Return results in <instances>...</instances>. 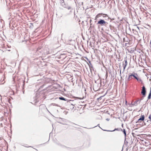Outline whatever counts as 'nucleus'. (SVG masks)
Returning a JSON list of instances; mask_svg holds the SVG:
<instances>
[{"mask_svg": "<svg viewBox=\"0 0 151 151\" xmlns=\"http://www.w3.org/2000/svg\"><path fill=\"white\" fill-rule=\"evenodd\" d=\"M127 60H125V63L124 64V69H125L126 67V66H127Z\"/></svg>", "mask_w": 151, "mask_h": 151, "instance_id": "6", "label": "nucleus"}, {"mask_svg": "<svg viewBox=\"0 0 151 151\" xmlns=\"http://www.w3.org/2000/svg\"><path fill=\"white\" fill-rule=\"evenodd\" d=\"M133 76V74H132L130 75L129 76V77H128V80L129 81L131 80L132 79V77L133 76Z\"/></svg>", "mask_w": 151, "mask_h": 151, "instance_id": "7", "label": "nucleus"}, {"mask_svg": "<svg viewBox=\"0 0 151 151\" xmlns=\"http://www.w3.org/2000/svg\"><path fill=\"white\" fill-rule=\"evenodd\" d=\"M59 99L60 100H64V101H66V100L63 97H59Z\"/></svg>", "mask_w": 151, "mask_h": 151, "instance_id": "8", "label": "nucleus"}, {"mask_svg": "<svg viewBox=\"0 0 151 151\" xmlns=\"http://www.w3.org/2000/svg\"><path fill=\"white\" fill-rule=\"evenodd\" d=\"M151 96V90L150 91V92L148 96V99H149L150 98Z\"/></svg>", "mask_w": 151, "mask_h": 151, "instance_id": "9", "label": "nucleus"}, {"mask_svg": "<svg viewBox=\"0 0 151 151\" xmlns=\"http://www.w3.org/2000/svg\"><path fill=\"white\" fill-rule=\"evenodd\" d=\"M149 118L150 119V120L151 121V115H150L149 116Z\"/></svg>", "mask_w": 151, "mask_h": 151, "instance_id": "13", "label": "nucleus"}, {"mask_svg": "<svg viewBox=\"0 0 151 151\" xmlns=\"http://www.w3.org/2000/svg\"><path fill=\"white\" fill-rule=\"evenodd\" d=\"M123 132H124V133L125 135V136H126V131L125 129H123Z\"/></svg>", "mask_w": 151, "mask_h": 151, "instance_id": "11", "label": "nucleus"}, {"mask_svg": "<svg viewBox=\"0 0 151 151\" xmlns=\"http://www.w3.org/2000/svg\"><path fill=\"white\" fill-rule=\"evenodd\" d=\"M103 14H102L99 13L97 15H96L95 17V19H96L97 18H98L99 17H100L101 16V15Z\"/></svg>", "mask_w": 151, "mask_h": 151, "instance_id": "4", "label": "nucleus"}, {"mask_svg": "<svg viewBox=\"0 0 151 151\" xmlns=\"http://www.w3.org/2000/svg\"><path fill=\"white\" fill-rule=\"evenodd\" d=\"M145 119V117L144 115L142 116L141 118H139L138 120V122H139L140 120L143 121Z\"/></svg>", "mask_w": 151, "mask_h": 151, "instance_id": "5", "label": "nucleus"}, {"mask_svg": "<svg viewBox=\"0 0 151 151\" xmlns=\"http://www.w3.org/2000/svg\"><path fill=\"white\" fill-rule=\"evenodd\" d=\"M106 22L105 21H104L103 19H101L98 22V24H99L101 25H104V24H105Z\"/></svg>", "mask_w": 151, "mask_h": 151, "instance_id": "1", "label": "nucleus"}, {"mask_svg": "<svg viewBox=\"0 0 151 151\" xmlns=\"http://www.w3.org/2000/svg\"><path fill=\"white\" fill-rule=\"evenodd\" d=\"M135 76H137V74L136 73L134 74V75L133 74L132 76L136 79L137 78V77Z\"/></svg>", "mask_w": 151, "mask_h": 151, "instance_id": "10", "label": "nucleus"}, {"mask_svg": "<svg viewBox=\"0 0 151 151\" xmlns=\"http://www.w3.org/2000/svg\"><path fill=\"white\" fill-rule=\"evenodd\" d=\"M103 15H104V16H103V17H106V16L107 15V14H103Z\"/></svg>", "mask_w": 151, "mask_h": 151, "instance_id": "14", "label": "nucleus"}, {"mask_svg": "<svg viewBox=\"0 0 151 151\" xmlns=\"http://www.w3.org/2000/svg\"><path fill=\"white\" fill-rule=\"evenodd\" d=\"M138 81H141V79H140L139 78H138L137 77V78H136Z\"/></svg>", "mask_w": 151, "mask_h": 151, "instance_id": "12", "label": "nucleus"}, {"mask_svg": "<svg viewBox=\"0 0 151 151\" xmlns=\"http://www.w3.org/2000/svg\"><path fill=\"white\" fill-rule=\"evenodd\" d=\"M146 93L145 88L144 86H143L142 87L141 93L144 96H145Z\"/></svg>", "mask_w": 151, "mask_h": 151, "instance_id": "2", "label": "nucleus"}, {"mask_svg": "<svg viewBox=\"0 0 151 151\" xmlns=\"http://www.w3.org/2000/svg\"><path fill=\"white\" fill-rule=\"evenodd\" d=\"M139 102V100H136L134 102H132V104L133 106H137Z\"/></svg>", "mask_w": 151, "mask_h": 151, "instance_id": "3", "label": "nucleus"}]
</instances>
